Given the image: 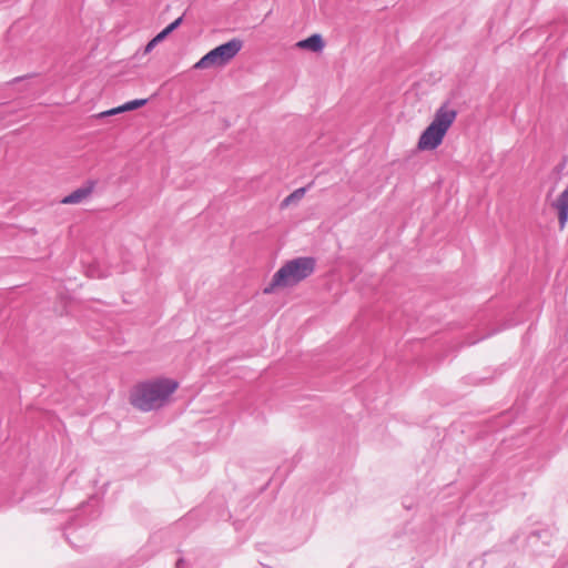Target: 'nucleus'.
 Wrapping results in <instances>:
<instances>
[{"mask_svg":"<svg viewBox=\"0 0 568 568\" xmlns=\"http://www.w3.org/2000/svg\"><path fill=\"white\" fill-rule=\"evenodd\" d=\"M146 102H148L146 99L132 100V101H129L120 106L110 109L108 111L100 112L97 116L104 118V116H111V115H115V114L126 112V111H132V110L143 106Z\"/></svg>","mask_w":568,"mask_h":568,"instance_id":"nucleus-8","label":"nucleus"},{"mask_svg":"<svg viewBox=\"0 0 568 568\" xmlns=\"http://www.w3.org/2000/svg\"><path fill=\"white\" fill-rule=\"evenodd\" d=\"M182 23V17L175 19L172 23H170L166 28H164L160 33H158L153 39L159 43L163 41L171 32H173L180 24Z\"/></svg>","mask_w":568,"mask_h":568,"instance_id":"nucleus-9","label":"nucleus"},{"mask_svg":"<svg viewBox=\"0 0 568 568\" xmlns=\"http://www.w3.org/2000/svg\"><path fill=\"white\" fill-rule=\"evenodd\" d=\"M315 258L310 256L296 257L286 262L273 275L271 282L263 288L264 294H272L278 288L293 287L313 274Z\"/></svg>","mask_w":568,"mask_h":568,"instance_id":"nucleus-2","label":"nucleus"},{"mask_svg":"<svg viewBox=\"0 0 568 568\" xmlns=\"http://www.w3.org/2000/svg\"><path fill=\"white\" fill-rule=\"evenodd\" d=\"M94 189V182H88L87 185L81 186L73 192H71L69 195L64 196L61 200V203L63 204H79L87 200Z\"/></svg>","mask_w":568,"mask_h":568,"instance_id":"nucleus-5","label":"nucleus"},{"mask_svg":"<svg viewBox=\"0 0 568 568\" xmlns=\"http://www.w3.org/2000/svg\"><path fill=\"white\" fill-rule=\"evenodd\" d=\"M552 207L557 210L560 229H565L568 221V187L552 202Z\"/></svg>","mask_w":568,"mask_h":568,"instance_id":"nucleus-6","label":"nucleus"},{"mask_svg":"<svg viewBox=\"0 0 568 568\" xmlns=\"http://www.w3.org/2000/svg\"><path fill=\"white\" fill-rule=\"evenodd\" d=\"M179 383L171 378H155L138 384L131 392V404L142 412H150L166 405Z\"/></svg>","mask_w":568,"mask_h":568,"instance_id":"nucleus-1","label":"nucleus"},{"mask_svg":"<svg viewBox=\"0 0 568 568\" xmlns=\"http://www.w3.org/2000/svg\"><path fill=\"white\" fill-rule=\"evenodd\" d=\"M242 42L232 39L203 55L195 64V69H209L213 67H223L229 63L241 50Z\"/></svg>","mask_w":568,"mask_h":568,"instance_id":"nucleus-4","label":"nucleus"},{"mask_svg":"<svg viewBox=\"0 0 568 568\" xmlns=\"http://www.w3.org/2000/svg\"><path fill=\"white\" fill-rule=\"evenodd\" d=\"M306 190L304 187L295 190L293 193H291L284 201L283 205L287 206L293 202H297L303 199L305 195Z\"/></svg>","mask_w":568,"mask_h":568,"instance_id":"nucleus-10","label":"nucleus"},{"mask_svg":"<svg viewBox=\"0 0 568 568\" xmlns=\"http://www.w3.org/2000/svg\"><path fill=\"white\" fill-rule=\"evenodd\" d=\"M156 44H158V42H156L154 39H152V40H151V41H149V42H148V44L145 45L143 53H144V54L150 53V52L154 49V47H155Z\"/></svg>","mask_w":568,"mask_h":568,"instance_id":"nucleus-11","label":"nucleus"},{"mask_svg":"<svg viewBox=\"0 0 568 568\" xmlns=\"http://www.w3.org/2000/svg\"><path fill=\"white\" fill-rule=\"evenodd\" d=\"M457 118V110L449 102L443 103L435 112L432 122L422 132L417 148L420 151H433L444 141L449 128Z\"/></svg>","mask_w":568,"mask_h":568,"instance_id":"nucleus-3","label":"nucleus"},{"mask_svg":"<svg viewBox=\"0 0 568 568\" xmlns=\"http://www.w3.org/2000/svg\"><path fill=\"white\" fill-rule=\"evenodd\" d=\"M325 47V42L321 34L314 33L311 37L300 40L295 43V48L301 50L311 51L314 53H320L323 51Z\"/></svg>","mask_w":568,"mask_h":568,"instance_id":"nucleus-7","label":"nucleus"}]
</instances>
